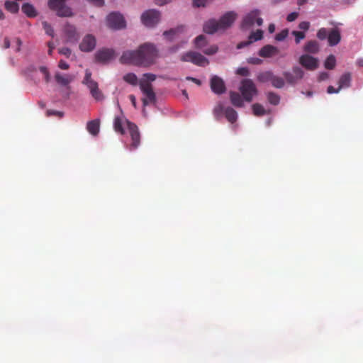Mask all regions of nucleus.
<instances>
[{
    "instance_id": "obj_1",
    "label": "nucleus",
    "mask_w": 363,
    "mask_h": 363,
    "mask_svg": "<svg viewBox=\"0 0 363 363\" xmlns=\"http://www.w3.org/2000/svg\"><path fill=\"white\" fill-rule=\"evenodd\" d=\"M158 57V50L154 44H142L136 50H127L123 52L119 61L123 64L149 67Z\"/></svg>"
},
{
    "instance_id": "obj_2",
    "label": "nucleus",
    "mask_w": 363,
    "mask_h": 363,
    "mask_svg": "<svg viewBox=\"0 0 363 363\" xmlns=\"http://www.w3.org/2000/svg\"><path fill=\"white\" fill-rule=\"evenodd\" d=\"M236 18L237 14L235 11H227L219 18V21L214 20V18L207 21L203 26V30L207 34H213L218 30H225L232 26Z\"/></svg>"
},
{
    "instance_id": "obj_3",
    "label": "nucleus",
    "mask_w": 363,
    "mask_h": 363,
    "mask_svg": "<svg viewBox=\"0 0 363 363\" xmlns=\"http://www.w3.org/2000/svg\"><path fill=\"white\" fill-rule=\"evenodd\" d=\"M91 73L89 69H86L85 77L82 80V84L86 85L89 90L90 95L96 101H101L105 96L103 92L99 89L98 83L91 78Z\"/></svg>"
},
{
    "instance_id": "obj_4",
    "label": "nucleus",
    "mask_w": 363,
    "mask_h": 363,
    "mask_svg": "<svg viewBox=\"0 0 363 363\" xmlns=\"http://www.w3.org/2000/svg\"><path fill=\"white\" fill-rule=\"evenodd\" d=\"M260 11L255 9L245 16L241 23L242 29H250L256 23L257 26H261L263 23V20L259 17Z\"/></svg>"
},
{
    "instance_id": "obj_5",
    "label": "nucleus",
    "mask_w": 363,
    "mask_h": 363,
    "mask_svg": "<svg viewBox=\"0 0 363 363\" xmlns=\"http://www.w3.org/2000/svg\"><path fill=\"white\" fill-rule=\"evenodd\" d=\"M240 90L244 100L247 102H251L253 96L257 94L256 86L250 79H242Z\"/></svg>"
},
{
    "instance_id": "obj_6",
    "label": "nucleus",
    "mask_w": 363,
    "mask_h": 363,
    "mask_svg": "<svg viewBox=\"0 0 363 363\" xmlns=\"http://www.w3.org/2000/svg\"><path fill=\"white\" fill-rule=\"evenodd\" d=\"M65 0H49V7L56 11L60 17H70L72 12L69 7L65 5Z\"/></svg>"
},
{
    "instance_id": "obj_7",
    "label": "nucleus",
    "mask_w": 363,
    "mask_h": 363,
    "mask_svg": "<svg viewBox=\"0 0 363 363\" xmlns=\"http://www.w3.org/2000/svg\"><path fill=\"white\" fill-rule=\"evenodd\" d=\"M140 87L143 95L145 96V98L143 99V106L154 104L156 101V97L151 84L142 80L140 82Z\"/></svg>"
},
{
    "instance_id": "obj_8",
    "label": "nucleus",
    "mask_w": 363,
    "mask_h": 363,
    "mask_svg": "<svg viewBox=\"0 0 363 363\" xmlns=\"http://www.w3.org/2000/svg\"><path fill=\"white\" fill-rule=\"evenodd\" d=\"M107 26L111 29H123L125 21L122 14L118 12L110 13L106 18Z\"/></svg>"
},
{
    "instance_id": "obj_9",
    "label": "nucleus",
    "mask_w": 363,
    "mask_h": 363,
    "mask_svg": "<svg viewBox=\"0 0 363 363\" xmlns=\"http://www.w3.org/2000/svg\"><path fill=\"white\" fill-rule=\"evenodd\" d=\"M142 23L147 28H153L160 21V13L155 10H149L142 14Z\"/></svg>"
},
{
    "instance_id": "obj_10",
    "label": "nucleus",
    "mask_w": 363,
    "mask_h": 363,
    "mask_svg": "<svg viewBox=\"0 0 363 363\" xmlns=\"http://www.w3.org/2000/svg\"><path fill=\"white\" fill-rule=\"evenodd\" d=\"M182 62H191L192 63L204 67L208 64L206 57L199 52H189L182 55L181 57Z\"/></svg>"
},
{
    "instance_id": "obj_11",
    "label": "nucleus",
    "mask_w": 363,
    "mask_h": 363,
    "mask_svg": "<svg viewBox=\"0 0 363 363\" xmlns=\"http://www.w3.org/2000/svg\"><path fill=\"white\" fill-rule=\"evenodd\" d=\"M115 56L116 52L113 49L103 48L95 53V60L97 62L106 64L113 59Z\"/></svg>"
},
{
    "instance_id": "obj_12",
    "label": "nucleus",
    "mask_w": 363,
    "mask_h": 363,
    "mask_svg": "<svg viewBox=\"0 0 363 363\" xmlns=\"http://www.w3.org/2000/svg\"><path fill=\"white\" fill-rule=\"evenodd\" d=\"M125 122L126 123L129 134H130V137L132 138L131 147L135 149L138 147L140 143V132L138 131V127L135 123L128 121H125Z\"/></svg>"
},
{
    "instance_id": "obj_13",
    "label": "nucleus",
    "mask_w": 363,
    "mask_h": 363,
    "mask_svg": "<svg viewBox=\"0 0 363 363\" xmlns=\"http://www.w3.org/2000/svg\"><path fill=\"white\" fill-rule=\"evenodd\" d=\"M211 91L217 95H221L225 92L226 88L223 79L218 76H213L210 79Z\"/></svg>"
},
{
    "instance_id": "obj_14",
    "label": "nucleus",
    "mask_w": 363,
    "mask_h": 363,
    "mask_svg": "<svg viewBox=\"0 0 363 363\" xmlns=\"http://www.w3.org/2000/svg\"><path fill=\"white\" fill-rule=\"evenodd\" d=\"M63 33L67 42L69 43H76L79 39V35L77 30L76 27L67 23L63 28Z\"/></svg>"
},
{
    "instance_id": "obj_15",
    "label": "nucleus",
    "mask_w": 363,
    "mask_h": 363,
    "mask_svg": "<svg viewBox=\"0 0 363 363\" xmlns=\"http://www.w3.org/2000/svg\"><path fill=\"white\" fill-rule=\"evenodd\" d=\"M283 76L289 84H296L298 80L303 78L304 72L298 67H295L292 69V72H284Z\"/></svg>"
},
{
    "instance_id": "obj_16",
    "label": "nucleus",
    "mask_w": 363,
    "mask_h": 363,
    "mask_svg": "<svg viewBox=\"0 0 363 363\" xmlns=\"http://www.w3.org/2000/svg\"><path fill=\"white\" fill-rule=\"evenodd\" d=\"M96 45V40L94 35H87L83 38L79 44V49L82 52H89L94 50Z\"/></svg>"
},
{
    "instance_id": "obj_17",
    "label": "nucleus",
    "mask_w": 363,
    "mask_h": 363,
    "mask_svg": "<svg viewBox=\"0 0 363 363\" xmlns=\"http://www.w3.org/2000/svg\"><path fill=\"white\" fill-rule=\"evenodd\" d=\"M299 63L308 70H315L318 65L317 59L307 54L302 55L300 57Z\"/></svg>"
},
{
    "instance_id": "obj_18",
    "label": "nucleus",
    "mask_w": 363,
    "mask_h": 363,
    "mask_svg": "<svg viewBox=\"0 0 363 363\" xmlns=\"http://www.w3.org/2000/svg\"><path fill=\"white\" fill-rule=\"evenodd\" d=\"M263 38V31L261 29H257L255 31L251 33L249 36V40L241 42L237 44L238 49H242L244 47L252 43L253 42L262 40Z\"/></svg>"
},
{
    "instance_id": "obj_19",
    "label": "nucleus",
    "mask_w": 363,
    "mask_h": 363,
    "mask_svg": "<svg viewBox=\"0 0 363 363\" xmlns=\"http://www.w3.org/2000/svg\"><path fill=\"white\" fill-rule=\"evenodd\" d=\"M279 53V49L272 45H265L259 50V55L262 57H271Z\"/></svg>"
},
{
    "instance_id": "obj_20",
    "label": "nucleus",
    "mask_w": 363,
    "mask_h": 363,
    "mask_svg": "<svg viewBox=\"0 0 363 363\" xmlns=\"http://www.w3.org/2000/svg\"><path fill=\"white\" fill-rule=\"evenodd\" d=\"M327 38L329 45H336L341 41V33L337 28H333L329 31Z\"/></svg>"
},
{
    "instance_id": "obj_21",
    "label": "nucleus",
    "mask_w": 363,
    "mask_h": 363,
    "mask_svg": "<svg viewBox=\"0 0 363 363\" xmlns=\"http://www.w3.org/2000/svg\"><path fill=\"white\" fill-rule=\"evenodd\" d=\"M99 120H94V121H89L87 123L86 125V129L89 131V133L94 135L96 136L99 132Z\"/></svg>"
},
{
    "instance_id": "obj_22",
    "label": "nucleus",
    "mask_w": 363,
    "mask_h": 363,
    "mask_svg": "<svg viewBox=\"0 0 363 363\" xmlns=\"http://www.w3.org/2000/svg\"><path fill=\"white\" fill-rule=\"evenodd\" d=\"M230 101L236 107H242L244 106L242 96L237 92H230Z\"/></svg>"
},
{
    "instance_id": "obj_23",
    "label": "nucleus",
    "mask_w": 363,
    "mask_h": 363,
    "mask_svg": "<svg viewBox=\"0 0 363 363\" xmlns=\"http://www.w3.org/2000/svg\"><path fill=\"white\" fill-rule=\"evenodd\" d=\"M22 11L28 17L34 18L37 16V11L30 3H24L22 6Z\"/></svg>"
},
{
    "instance_id": "obj_24",
    "label": "nucleus",
    "mask_w": 363,
    "mask_h": 363,
    "mask_svg": "<svg viewBox=\"0 0 363 363\" xmlns=\"http://www.w3.org/2000/svg\"><path fill=\"white\" fill-rule=\"evenodd\" d=\"M304 50L307 53H316L319 50V44L316 40H309L305 45Z\"/></svg>"
},
{
    "instance_id": "obj_25",
    "label": "nucleus",
    "mask_w": 363,
    "mask_h": 363,
    "mask_svg": "<svg viewBox=\"0 0 363 363\" xmlns=\"http://www.w3.org/2000/svg\"><path fill=\"white\" fill-rule=\"evenodd\" d=\"M225 116L226 120L231 123H234L238 118L237 112L230 106L226 107L225 110Z\"/></svg>"
},
{
    "instance_id": "obj_26",
    "label": "nucleus",
    "mask_w": 363,
    "mask_h": 363,
    "mask_svg": "<svg viewBox=\"0 0 363 363\" xmlns=\"http://www.w3.org/2000/svg\"><path fill=\"white\" fill-rule=\"evenodd\" d=\"M55 81L62 86H67L72 78L69 75H62L60 73H57L55 75Z\"/></svg>"
},
{
    "instance_id": "obj_27",
    "label": "nucleus",
    "mask_w": 363,
    "mask_h": 363,
    "mask_svg": "<svg viewBox=\"0 0 363 363\" xmlns=\"http://www.w3.org/2000/svg\"><path fill=\"white\" fill-rule=\"evenodd\" d=\"M274 74L272 71H264L259 73L258 76H257V79L262 83L271 82Z\"/></svg>"
},
{
    "instance_id": "obj_28",
    "label": "nucleus",
    "mask_w": 363,
    "mask_h": 363,
    "mask_svg": "<svg viewBox=\"0 0 363 363\" xmlns=\"http://www.w3.org/2000/svg\"><path fill=\"white\" fill-rule=\"evenodd\" d=\"M351 83V74L350 73L344 74L338 81V87L339 89H342L344 87L350 86Z\"/></svg>"
},
{
    "instance_id": "obj_29",
    "label": "nucleus",
    "mask_w": 363,
    "mask_h": 363,
    "mask_svg": "<svg viewBox=\"0 0 363 363\" xmlns=\"http://www.w3.org/2000/svg\"><path fill=\"white\" fill-rule=\"evenodd\" d=\"M225 107L223 104L221 102H218L214 107L213 114L217 120L220 118L223 114H225Z\"/></svg>"
},
{
    "instance_id": "obj_30",
    "label": "nucleus",
    "mask_w": 363,
    "mask_h": 363,
    "mask_svg": "<svg viewBox=\"0 0 363 363\" xmlns=\"http://www.w3.org/2000/svg\"><path fill=\"white\" fill-rule=\"evenodd\" d=\"M114 130L122 135L125 133V130L123 128V118L117 116L114 119Z\"/></svg>"
},
{
    "instance_id": "obj_31",
    "label": "nucleus",
    "mask_w": 363,
    "mask_h": 363,
    "mask_svg": "<svg viewBox=\"0 0 363 363\" xmlns=\"http://www.w3.org/2000/svg\"><path fill=\"white\" fill-rule=\"evenodd\" d=\"M270 82L272 86L275 88L281 89L284 86V79L279 76H275L274 74Z\"/></svg>"
},
{
    "instance_id": "obj_32",
    "label": "nucleus",
    "mask_w": 363,
    "mask_h": 363,
    "mask_svg": "<svg viewBox=\"0 0 363 363\" xmlns=\"http://www.w3.org/2000/svg\"><path fill=\"white\" fill-rule=\"evenodd\" d=\"M5 9L7 11L16 13L18 11V4L15 1H6Z\"/></svg>"
},
{
    "instance_id": "obj_33",
    "label": "nucleus",
    "mask_w": 363,
    "mask_h": 363,
    "mask_svg": "<svg viewBox=\"0 0 363 363\" xmlns=\"http://www.w3.org/2000/svg\"><path fill=\"white\" fill-rule=\"evenodd\" d=\"M125 82L133 86H135L138 83V78L134 73H128L123 77Z\"/></svg>"
},
{
    "instance_id": "obj_34",
    "label": "nucleus",
    "mask_w": 363,
    "mask_h": 363,
    "mask_svg": "<svg viewBox=\"0 0 363 363\" xmlns=\"http://www.w3.org/2000/svg\"><path fill=\"white\" fill-rule=\"evenodd\" d=\"M252 112L256 116H263L266 113L264 107L260 104H254L252 105Z\"/></svg>"
},
{
    "instance_id": "obj_35",
    "label": "nucleus",
    "mask_w": 363,
    "mask_h": 363,
    "mask_svg": "<svg viewBox=\"0 0 363 363\" xmlns=\"http://www.w3.org/2000/svg\"><path fill=\"white\" fill-rule=\"evenodd\" d=\"M335 57L333 55L328 56L325 61V67L327 69H333L335 66Z\"/></svg>"
},
{
    "instance_id": "obj_36",
    "label": "nucleus",
    "mask_w": 363,
    "mask_h": 363,
    "mask_svg": "<svg viewBox=\"0 0 363 363\" xmlns=\"http://www.w3.org/2000/svg\"><path fill=\"white\" fill-rule=\"evenodd\" d=\"M267 99L270 104L277 105L279 104L280 97L279 95L273 92H269L267 95Z\"/></svg>"
},
{
    "instance_id": "obj_37",
    "label": "nucleus",
    "mask_w": 363,
    "mask_h": 363,
    "mask_svg": "<svg viewBox=\"0 0 363 363\" xmlns=\"http://www.w3.org/2000/svg\"><path fill=\"white\" fill-rule=\"evenodd\" d=\"M195 45L198 48H201L206 45V38L205 35H198L195 39Z\"/></svg>"
},
{
    "instance_id": "obj_38",
    "label": "nucleus",
    "mask_w": 363,
    "mask_h": 363,
    "mask_svg": "<svg viewBox=\"0 0 363 363\" xmlns=\"http://www.w3.org/2000/svg\"><path fill=\"white\" fill-rule=\"evenodd\" d=\"M289 35V30L287 28L283 29L275 35V40L277 41H282L286 38Z\"/></svg>"
},
{
    "instance_id": "obj_39",
    "label": "nucleus",
    "mask_w": 363,
    "mask_h": 363,
    "mask_svg": "<svg viewBox=\"0 0 363 363\" xmlns=\"http://www.w3.org/2000/svg\"><path fill=\"white\" fill-rule=\"evenodd\" d=\"M291 35L295 36V41L296 44H298L302 39H304L306 35L304 33L298 30H294L291 32Z\"/></svg>"
},
{
    "instance_id": "obj_40",
    "label": "nucleus",
    "mask_w": 363,
    "mask_h": 363,
    "mask_svg": "<svg viewBox=\"0 0 363 363\" xmlns=\"http://www.w3.org/2000/svg\"><path fill=\"white\" fill-rule=\"evenodd\" d=\"M43 27L46 34L50 36H54V30L50 23L46 21L43 22Z\"/></svg>"
},
{
    "instance_id": "obj_41",
    "label": "nucleus",
    "mask_w": 363,
    "mask_h": 363,
    "mask_svg": "<svg viewBox=\"0 0 363 363\" xmlns=\"http://www.w3.org/2000/svg\"><path fill=\"white\" fill-rule=\"evenodd\" d=\"M40 71L42 72L43 75V78L45 83H49L50 81V74L49 70L47 69L45 67L42 66L40 67Z\"/></svg>"
},
{
    "instance_id": "obj_42",
    "label": "nucleus",
    "mask_w": 363,
    "mask_h": 363,
    "mask_svg": "<svg viewBox=\"0 0 363 363\" xmlns=\"http://www.w3.org/2000/svg\"><path fill=\"white\" fill-rule=\"evenodd\" d=\"M328 33L326 28L318 29L316 35L317 38L320 40H325L326 38H328Z\"/></svg>"
},
{
    "instance_id": "obj_43",
    "label": "nucleus",
    "mask_w": 363,
    "mask_h": 363,
    "mask_svg": "<svg viewBox=\"0 0 363 363\" xmlns=\"http://www.w3.org/2000/svg\"><path fill=\"white\" fill-rule=\"evenodd\" d=\"M213 0H194L193 6L195 7L206 6L211 3Z\"/></svg>"
},
{
    "instance_id": "obj_44",
    "label": "nucleus",
    "mask_w": 363,
    "mask_h": 363,
    "mask_svg": "<svg viewBox=\"0 0 363 363\" xmlns=\"http://www.w3.org/2000/svg\"><path fill=\"white\" fill-rule=\"evenodd\" d=\"M218 51V46L216 45H211L209 48L205 49L203 52L206 55H213Z\"/></svg>"
},
{
    "instance_id": "obj_45",
    "label": "nucleus",
    "mask_w": 363,
    "mask_h": 363,
    "mask_svg": "<svg viewBox=\"0 0 363 363\" xmlns=\"http://www.w3.org/2000/svg\"><path fill=\"white\" fill-rule=\"evenodd\" d=\"M59 53L69 58L71 55L72 51L69 48L63 47L59 49Z\"/></svg>"
},
{
    "instance_id": "obj_46",
    "label": "nucleus",
    "mask_w": 363,
    "mask_h": 363,
    "mask_svg": "<svg viewBox=\"0 0 363 363\" xmlns=\"http://www.w3.org/2000/svg\"><path fill=\"white\" fill-rule=\"evenodd\" d=\"M46 116H57L59 118H62L63 116V113L57 111L48 110L46 111Z\"/></svg>"
},
{
    "instance_id": "obj_47",
    "label": "nucleus",
    "mask_w": 363,
    "mask_h": 363,
    "mask_svg": "<svg viewBox=\"0 0 363 363\" xmlns=\"http://www.w3.org/2000/svg\"><path fill=\"white\" fill-rule=\"evenodd\" d=\"M236 73L241 76L247 77V76H249L250 71L246 67H241V68H238L237 69Z\"/></svg>"
},
{
    "instance_id": "obj_48",
    "label": "nucleus",
    "mask_w": 363,
    "mask_h": 363,
    "mask_svg": "<svg viewBox=\"0 0 363 363\" xmlns=\"http://www.w3.org/2000/svg\"><path fill=\"white\" fill-rule=\"evenodd\" d=\"M298 16V13L296 12V11H294V12L290 13L287 16L286 20L289 22H291V21H294L296 20Z\"/></svg>"
},
{
    "instance_id": "obj_49",
    "label": "nucleus",
    "mask_w": 363,
    "mask_h": 363,
    "mask_svg": "<svg viewBox=\"0 0 363 363\" xmlns=\"http://www.w3.org/2000/svg\"><path fill=\"white\" fill-rule=\"evenodd\" d=\"M310 23L308 21H301L298 24V28L301 30H307L309 29Z\"/></svg>"
},
{
    "instance_id": "obj_50",
    "label": "nucleus",
    "mask_w": 363,
    "mask_h": 363,
    "mask_svg": "<svg viewBox=\"0 0 363 363\" xmlns=\"http://www.w3.org/2000/svg\"><path fill=\"white\" fill-rule=\"evenodd\" d=\"M143 77L147 79V82H153L156 79V76L152 73H145L144 74Z\"/></svg>"
},
{
    "instance_id": "obj_51",
    "label": "nucleus",
    "mask_w": 363,
    "mask_h": 363,
    "mask_svg": "<svg viewBox=\"0 0 363 363\" xmlns=\"http://www.w3.org/2000/svg\"><path fill=\"white\" fill-rule=\"evenodd\" d=\"M58 67L62 70H67L69 68V64L62 60L59 62Z\"/></svg>"
},
{
    "instance_id": "obj_52",
    "label": "nucleus",
    "mask_w": 363,
    "mask_h": 363,
    "mask_svg": "<svg viewBox=\"0 0 363 363\" xmlns=\"http://www.w3.org/2000/svg\"><path fill=\"white\" fill-rule=\"evenodd\" d=\"M177 33V30L174 29H171L169 30L164 31L163 33V35L167 38L172 39V36L174 35Z\"/></svg>"
},
{
    "instance_id": "obj_53",
    "label": "nucleus",
    "mask_w": 363,
    "mask_h": 363,
    "mask_svg": "<svg viewBox=\"0 0 363 363\" xmlns=\"http://www.w3.org/2000/svg\"><path fill=\"white\" fill-rule=\"evenodd\" d=\"M248 62L252 65H260L262 60L257 57H250L248 59Z\"/></svg>"
},
{
    "instance_id": "obj_54",
    "label": "nucleus",
    "mask_w": 363,
    "mask_h": 363,
    "mask_svg": "<svg viewBox=\"0 0 363 363\" xmlns=\"http://www.w3.org/2000/svg\"><path fill=\"white\" fill-rule=\"evenodd\" d=\"M341 89H339V86L335 89V87L330 86H328L327 88V92L328 94H336V93H338V91L340 90Z\"/></svg>"
},
{
    "instance_id": "obj_55",
    "label": "nucleus",
    "mask_w": 363,
    "mask_h": 363,
    "mask_svg": "<svg viewBox=\"0 0 363 363\" xmlns=\"http://www.w3.org/2000/svg\"><path fill=\"white\" fill-rule=\"evenodd\" d=\"M328 79V74L326 72H320L318 76L319 81H324Z\"/></svg>"
},
{
    "instance_id": "obj_56",
    "label": "nucleus",
    "mask_w": 363,
    "mask_h": 363,
    "mask_svg": "<svg viewBox=\"0 0 363 363\" xmlns=\"http://www.w3.org/2000/svg\"><path fill=\"white\" fill-rule=\"evenodd\" d=\"M91 4H94L96 6H101L104 4V0H87Z\"/></svg>"
},
{
    "instance_id": "obj_57",
    "label": "nucleus",
    "mask_w": 363,
    "mask_h": 363,
    "mask_svg": "<svg viewBox=\"0 0 363 363\" xmlns=\"http://www.w3.org/2000/svg\"><path fill=\"white\" fill-rule=\"evenodd\" d=\"M47 45H48V47H49L48 54L50 55H52L53 50L55 49V45L53 44V43L52 41H50L49 43H47Z\"/></svg>"
},
{
    "instance_id": "obj_58",
    "label": "nucleus",
    "mask_w": 363,
    "mask_h": 363,
    "mask_svg": "<svg viewBox=\"0 0 363 363\" xmlns=\"http://www.w3.org/2000/svg\"><path fill=\"white\" fill-rule=\"evenodd\" d=\"M172 0H155V4L159 6H162L166 4H169Z\"/></svg>"
},
{
    "instance_id": "obj_59",
    "label": "nucleus",
    "mask_w": 363,
    "mask_h": 363,
    "mask_svg": "<svg viewBox=\"0 0 363 363\" xmlns=\"http://www.w3.org/2000/svg\"><path fill=\"white\" fill-rule=\"evenodd\" d=\"M186 79L196 83L198 86L201 85V81L199 79H198L197 78H192V77H186Z\"/></svg>"
},
{
    "instance_id": "obj_60",
    "label": "nucleus",
    "mask_w": 363,
    "mask_h": 363,
    "mask_svg": "<svg viewBox=\"0 0 363 363\" xmlns=\"http://www.w3.org/2000/svg\"><path fill=\"white\" fill-rule=\"evenodd\" d=\"M129 99H130L132 104L135 108H136V99L133 95H129Z\"/></svg>"
},
{
    "instance_id": "obj_61",
    "label": "nucleus",
    "mask_w": 363,
    "mask_h": 363,
    "mask_svg": "<svg viewBox=\"0 0 363 363\" xmlns=\"http://www.w3.org/2000/svg\"><path fill=\"white\" fill-rule=\"evenodd\" d=\"M268 30H269V33H273L275 30L274 25L273 23L269 24V26L268 27Z\"/></svg>"
},
{
    "instance_id": "obj_62",
    "label": "nucleus",
    "mask_w": 363,
    "mask_h": 363,
    "mask_svg": "<svg viewBox=\"0 0 363 363\" xmlns=\"http://www.w3.org/2000/svg\"><path fill=\"white\" fill-rule=\"evenodd\" d=\"M10 46V42L8 38H4V48H9Z\"/></svg>"
},
{
    "instance_id": "obj_63",
    "label": "nucleus",
    "mask_w": 363,
    "mask_h": 363,
    "mask_svg": "<svg viewBox=\"0 0 363 363\" xmlns=\"http://www.w3.org/2000/svg\"><path fill=\"white\" fill-rule=\"evenodd\" d=\"M306 1H307V0H298V4L301 6V5L306 4Z\"/></svg>"
},
{
    "instance_id": "obj_64",
    "label": "nucleus",
    "mask_w": 363,
    "mask_h": 363,
    "mask_svg": "<svg viewBox=\"0 0 363 363\" xmlns=\"http://www.w3.org/2000/svg\"><path fill=\"white\" fill-rule=\"evenodd\" d=\"M4 18H5L4 13V12L1 11V9H0V21H1V19H4Z\"/></svg>"
}]
</instances>
